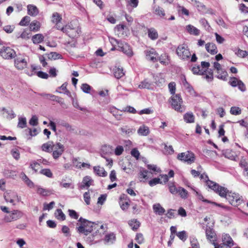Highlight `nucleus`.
Masks as SVG:
<instances>
[{
  "mask_svg": "<svg viewBox=\"0 0 248 248\" xmlns=\"http://www.w3.org/2000/svg\"><path fill=\"white\" fill-rule=\"evenodd\" d=\"M176 235L178 237V238L183 241H185L187 238V235L186 234V232H185V231H183L177 232L176 233Z\"/></svg>",
  "mask_w": 248,
  "mask_h": 248,
  "instance_id": "nucleus-51",
  "label": "nucleus"
},
{
  "mask_svg": "<svg viewBox=\"0 0 248 248\" xmlns=\"http://www.w3.org/2000/svg\"><path fill=\"white\" fill-rule=\"evenodd\" d=\"M116 238L114 233H111L105 235L104 241L107 244H113L115 241Z\"/></svg>",
  "mask_w": 248,
  "mask_h": 248,
  "instance_id": "nucleus-35",
  "label": "nucleus"
},
{
  "mask_svg": "<svg viewBox=\"0 0 248 248\" xmlns=\"http://www.w3.org/2000/svg\"><path fill=\"white\" fill-rule=\"evenodd\" d=\"M192 71L194 74L203 75L204 71L200 69L199 66H194L192 68Z\"/></svg>",
  "mask_w": 248,
  "mask_h": 248,
  "instance_id": "nucleus-56",
  "label": "nucleus"
},
{
  "mask_svg": "<svg viewBox=\"0 0 248 248\" xmlns=\"http://www.w3.org/2000/svg\"><path fill=\"white\" fill-rule=\"evenodd\" d=\"M206 236L213 244L214 242H216L217 240L216 234L213 230V226H207L205 229Z\"/></svg>",
  "mask_w": 248,
  "mask_h": 248,
  "instance_id": "nucleus-15",
  "label": "nucleus"
},
{
  "mask_svg": "<svg viewBox=\"0 0 248 248\" xmlns=\"http://www.w3.org/2000/svg\"><path fill=\"white\" fill-rule=\"evenodd\" d=\"M58 124L60 126L64 127L65 129L67 130V131H73L74 130V129L73 128L72 125H71L69 123L64 121H59L58 122Z\"/></svg>",
  "mask_w": 248,
  "mask_h": 248,
  "instance_id": "nucleus-39",
  "label": "nucleus"
},
{
  "mask_svg": "<svg viewBox=\"0 0 248 248\" xmlns=\"http://www.w3.org/2000/svg\"><path fill=\"white\" fill-rule=\"evenodd\" d=\"M184 121L186 123H193L195 121V117L192 112H187L183 116Z\"/></svg>",
  "mask_w": 248,
  "mask_h": 248,
  "instance_id": "nucleus-30",
  "label": "nucleus"
},
{
  "mask_svg": "<svg viewBox=\"0 0 248 248\" xmlns=\"http://www.w3.org/2000/svg\"><path fill=\"white\" fill-rule=\"evenodd\" d=\"M155 15L160 16L164 17L165 16V13L164 9L159 6H156L155 9Z\"/></svg>",
  "mask_w": 248,
  "mask_h": 248,
  "instance_id": "nucleus-45",
  "label": "nucleus"
},
{
  "mask_svg": "<svg viewBox=\"0 0 248 248\" xmlns=\"http://www.w3.org/2000/svg\"><path fill=\"white\" fill-rule=\"evenodd\" d=\"M28 8V14L31 16H36L38 13L39 11L35 6L33 5H29Z\"/></svg>",
  "mask_w": 248,
  "mask_h": 248,
  "instance_id": "nucleus-29",
  "label": "nucleus"
},
{
  "mask_svg": "<svg viewBox=\"0 0 248 248\" xmlns=\"http://www.w3.org/2000/svg\"><path fill=\"white\" fill-rule=\"evenodd\" d=\"M178 193L179 194L180 197L183 199H186L187 197V191L182 187H179Z\"/></svg>",
  "mask_w": 248,
  "mask_h": 248,
  "instance_id": "nucleus-52",
  "label": "nucleus"
},
{
  "mask_svg": "<svg viewBox=\"0 0 248 248\" xmlns=\"http://www.w3.org/2000/svg\"><path fill=\"white\" fill-rule=\"evenodd\" d=\"M81 89L84 93H89L91 91V87L88 84L84 83L81 85Z\"/></svg>",
  "mask_w": 248,
  "mask_h": 248,
  "instance_id": "nucleus-59",
  "label": "nucleus"
},
{
  "mask_svg": "<svg viewBox=\"0 0 248 248\" xmlns=\"http://www.w3.org/2000/svg\"><path fill=\"white\" fill-rule=\"evenodd\" d=\"M55 217L60 220H64L65 219V215L63 213L62 210L60 209H58L55 212Z\"/></svg>",
  "mask_w": 248,
  "mask_h": 248,
  "instance_id": "nucleus-38",
  "label": "nucleus"
},
{
  "mask_svg": "<svg viewBox=\"0 0 248 248\" xmlns=\"http://www.w3.org/2000/svg\"><path fill=\"white\" fill-rule=\"evenodd\" d=\"M22 216V213L18 210H14L4 217V220L6 222H11L16 220Z\"/></svg>",
  "mask_w": 248,
  "mask_h": 248,
  "instance_id": "nucleus-9",
  "label": "nucleus"
},
{
  "mask_svg": "<svg viewBox=\"0 0 248 248\" xmlns=\"http://www.w3.org/2000/svg\"><path fill=\"white\" fill-rule=\"evenodd\" d=\"M159 61L160 63L164 65H168L170 63V60L166 54L161 55L159 57Z\"/></svg>",
  "mask_w": 248,
  "mask_h": 248,
  "instance_id": "nucleus-41",
  "label": "nucleus"
},
{
  "mask_svg": "<svg viewBox=\"0 0 248 248\" xmlns=\"http://www.w3.org/2000/svg\"><path fill=\"white\" fill-rule=\"evenodd\" d=\"M205 48L207 51L211 54H216L218 51L216 45L213 43H207L205 45Z\"/></svg>",
  "mask_w": 248,
  "mask_h": 248,
  "instance_id": "nucleus-23",
  "label": "nucleus"
},
{
  "mask_svg": "<svg viewBox=\"0 0 248 248\" xmlns=\"http://www.w3.org/2000/svg\"><path fill=\"white\" fill-rule=\"evenodd\" d=\"M226 199L231 204L235 206L240 204L242 201V197L239 194L231 191L228 193Z\"/></svg>",
  "mask_w": 248,
  "mask_h": 248,
  "instance_id": "nucleus-6",
  "label": "nucleus"
},
{
  "mask_svg": "<svg viewBox=\"0 0 248 248\" xmlns=\"http://www.w3.org/2000/svg\"><path fill=\"white\" fill-rule=\"evenodd\" d=\"M121 201H120L119 204L121 209L123 210H125L127 209L129 206V203L128 201L122 200V196L120 198Z\"/></svg>",
  "mask_w": 248,
  "mask_h": 248,
  "instance_id": "nucleus-44",
  "label": "nucleus"
},
{
  "mask_svg": "<svg viewBox=\"0 0 248 248\" xmlns=\"http://www.w3.org/2000/svg\"><path fill=\"white\" fill-rule=\"evenodd\" d=\"M11 154L13 157L16 160L20 158V153L17 149L15 148L11 150Z\"/></svg>",
  "mask_w": 248,
  "mask_h": 248,
  "instance_id": "nucleus-53",
  "label": "nucleus"
},
{
  "mask_svg": "<svg viewBox=\"0 0 248 248\" xmlns=\"http://www.w3.org/2000/svg\"><path fill=\"white\" fill-rule=\"evenodd\" d=\"M154 212L158 215H162L165 212V209L159 203H155L153 206Z\"/></svg>",
  "mask_w": 248,
  "mask_h": 248,
  "instance_id": "nucleus-27",
  "label": "nucleus"
},
{
  "mask_svg": "<svg viewBox=\"0 0 248 248\" xmlns=\"http://www.w3.org/2000/svg\"><path fill=\"white\" fill-rule=\"evenodd\" d=\"M44 38V36L41 34H37L33 36L32 40L33 43L38 44L42 42Z\"/></svg>",
  "mask_w": 248,
  "mask_h": 248,
  "instance_id": "nucleus-40",
  "label": "nucleus"
},
{
  "mask_svg": "<svg viewBox=\"0 0 248 248\" xmlns=\"http://www.w3.org/2000/svg\"><path fill=\"white\" fill-rule=\"evenodd\" d=\"M61 30L73 39L78 37L81 31L77 21L70 22L64 27L62 28Z\"/></svg>",
  "mask_w": 248,
  "mask_h": 248,
  "instance_id": "nucleus-1",
  "label": "nucleus"
},
{
  "mask_svg": "<svg viewBox=\"0 0 248 248\" xmlns=\"http://www.w3.org/2000/svg\"><path fill=\"white\" fill-rule=\"evenodd\" d=\"M110 112L117 119H119L120 117L122 115V111L115 108H110Z\"/></svg>",
  "mask_w": 248,
  "mask_h": 248,
  "instance_id": "nucleus-48",
  "label": "nucleus"
},
{
  "mask_svg": "<svg viewBox=\"0 0 248 248\" xmlns=\"http://www.w3.org/2000/svg\"><path fill=\"white\" fill-rule=\"evenodd\" d=\"M40 24L37 21H32L30 25V28L31 31H37L40 28Z\"/></svg>",
  "mask_w": 248,
  "mask_h": 248,
  "instance_id": "nucleus-43",
  "label": "nucleus"
},
{
  "mask_svg": "<svg viewBox=\"0 0 248 248\" xmlns=\"http://www.w3.org/2000/svg\"><path fill=\"white\" fill-rule=\"evenodd\" d=\"M215 35L216 36V39L217 43L219 44H223L225 40V39L222 37L221 35L218 34L216 32L215 33Z\"/></svg>",
  "mask_w": 248,
  "mask_h": 248,
  "instance_id": "nucleus-64",
  "label": "nucleus"
},
{
  "mask_svg": "<svg viewBox=\"0 0 248 248\" xmlns=\"http://www.w3.org/2000/svg\"><path fill=\"white\" fill-rule=\"evenodd\" d=\"M225 156L231 160H236L237 157V154L236 152L230 149H227L223 152Z\"/></svg>",
  "mask_w": 248,
  "mask_h": 248,
  "instance_id": "nucleus-25",
  "label": "nucleus"
},
{
  "mask_svg": "<svg viewBox=\"0 0 248 248\" xmlns=\"http://www.w3.org/2000/svg\"><path fill=\"white\" fill-rule=\"evenodd\" d=\"M215 192L218 193L220 196L225 197L226 198L228 193H229L227 188L219 186H218V187Z\"/></svg>",
  "mask_w": 248,
  "mask_h": 248,
  "instance_id": "nucleus-36",
  "label": "nucleus"
},
{
  "mask_svg": "<svg viewBox=\"0 0 248 248\" xmlns=\"http://www.w3.org/2000/svg\"><path fill=\"white\" fill-rule=\"evenodd\" d=\"M169 188L170 192L172 194H175L178 193V189H177L173 183H170L169 184Z\"/></svg>",
  "mask_w": 248,
  "mask_h": 248,
  "instance_id": "nucleus-57",
  "label": "nucleus"
},
{
  "mask_svg": "<svg viewBox=\"0 0 248 248\" xmlns=\"http://www.w3.org/2000/svg\"><path fill=\"white\" fill-rule=\"evenodd\" d=\"M15 66L18 70H23L27 67L28 62L26 58L21 55L16 56L15 60Z\"/></svg>",
  "mask_w": 248,
  "mask_h": 248,
  "instance_id": "nucleus-10",
  "label": "nucleus"
},
{
  "mask_svg": "<svg viewBox=\"0 0 248 248\" xmlns=\"http://www.w3.org/2000/svg\"><path fill=\"white\" fill-rule=\"evenodd\" d=\"M62 20V16L57 12H54L52 14L51 16V21L55 24L56 27L58 30H61L62 28L59 25V23Z\"/></svg>",
  "mask_w": 248,
  "mask_h": 248,
  "instance_id": "nucleus-19",
  "label": "nucleus"
},
{
  "mask_svg": "<svg viewBox=\"0 0 248 248\" xmlns=\"http://www.w3.org/2000/svg\"><path fill=\"white\" fill-rule=\"evenodd\" d=\"M54 143L52 141H48L45 143H44L42 145V149L43 151L50 153L52 152L53 150V146L54 145Z\"/></svg>",
  "mask_w": 248,
  "mask_h": 248,
  "instance_id": "nucleus-28",
  "label": "nucleus"
},
{
  "mask_svg": "<svg viewBox=\"0 0 248 248\" xmlns=\"http://www.w3.org/2000/svg\"><path fill=\"white\" fill-rule=\"evenodd\" d=\"M94 172L98 176L105 177L107 176L108 173L103 167L100 166L93 167Z\"/></svg>",
  "mask_w": 248,
  "mask_h": 248,
  "instance_id": "nucleus-20",
  "label": "nucleus"
},
{
  "mask_svg": "<svg viewBox=\"0 0 248 248\" xmlns=\"http://www.w3.org/2000/svg\"><path fill=\"white\" fill-rule=\"evenodd\" d=\"M177 159L179 160L191 164L195 161L194 154L190 151L181 153L178 155Z\"/></svg>",
  "mask_w": 248,
  "mask_h": 248,
  "instance_id": "nucleus-7",
  "label": "nucleus"
},
{
  "mask_svg": "<svg viewBox=\"0 0 248 248\" xmlns=\"http://www.w3.org/2000/svg\"><path fill=\"white\" fill-rule=\"evenodd\" d=\"M40 167V164L36 162H33L30 164V167L35 172H37L39 170Z\"/></svg>",
  "mask_w": 248,
  "mask_h": 248,
  "instance_id": "nucleus-61",
  "label": "nucleus"
},
{
  "mask_svg": "<svg viewBox=\"0 0 248 248\" xmlns=\"http://www.w3.org/2000/svg\"><path fill=\"white\" fill-rule=\"evenodd\" d=\"M214 67L217 71V78L223 80L225 79L227 73L222 69L221 65L218 62H215L214 63Z\"/></svg>",
  "mask_w": 248,
  "mask_h": 248,
  "instance_id": "nucleus-18",
  "label": "nucleus"
},
{
  "mask_svg": "<svg viewBox=\"0 0 248 248\" xmlns=\"http://www.w3.org/2000/svg\"><path fill=\"white\" fill-rule=\"evenodd\" d=\"M170 103L172 108L176 111L181 112L183 111L184 108L182 106L183 100L179 94L172 95L171 97Z\"/></svg>",
  "mask_w": 248,
  "mask_h": 248,
  "instance_id": "nucleus-5",
  "label": "nucleus"
},
{
  "mask_svg": "<svg viewBox=\"0 0 248 248\" xmlns=\"http://www.w3.org/2000/svg\"><path fill=\"white\" fill-rule=\"evenodd\" d=\"M124 151V147L122 146H117L114 150L115 155H120Z\"/></svg>",
  "mask_w": 248,
  "mask_h": 248,
  "instance_id": "nucleus-60",
  "label": "nucleus"
},
{
  "mask_svg": "<svg viewBox=\"0 0 248 248\" xmlns=\"http://www.w3.org/2000/svg\"><path fill=\"white\" fill-rule=\"evenodd\" d=\"M162 184L163 182L161 180V179L159 178H155L149 182V185L151 186H153L157 184Z\"/></svg>",
  "mask_w": 248,
  "mask_h": 248,
  "instance_id": "nucleus-50",
  "label": "nucleus"
},
{
  "mask_svg": "<svg viewBox=\"0 0 248 248\" xmlns=\"http://www.w3.org/2000/svg\"><path fill=\"white\" fill-rule=\"evenodd\" d=\"M145 54L146 55V59L147 60L153 62H155L157 61L158 54L155 49L152 48L149 50H146L145 51Z\"/></svg>",
  "mask_w": 248,
  "mask_h": 248,
  "instance_id": "nucleus-17",
  "label": "nucleus"
},
{
  "mask_svg": "<svg viewBox=\"0 0 248 248\" xmlns=\"http://www.w3.org/2000/svg\"><path fill=\"white\" fill-rule=\"evenodd\" d=\"M117 50L123 52L128 57H132L134 54L129 45L125 42H120L118 46Z\"/></svg>",
  "mask_w": 248,
  "mask_h": 248,
  "instance_id": "nucleus-12",
  "label": "nucleus"
},
{
  "mask_svg": "<svg viewBox=\"0 0 248 248\" xmlns=\"http://www.w3.org/2000/svg\"><path fill=\"white\" fill-rule=\"evenodd\" d=\"M78 221L80 222V224L77 227L78 232L85 235H87L91 232L95 225L93 222L81 217L79 218Z\"/></svg>",
  "mask_w": 248,
  "mask_h": 248,
  "instance_id": "nucleus-2",
  "label": "nucleus"
},
{
  "mask_svg": "<svg viewBox=\"0 0 248 248\" xmlns=\"http://www.w3.org/2000/svg\"><path fill=\"white\" fill-rule=\"evenodd\" d=\"M64 151V147L60 142L54 144L53 146L52 156L54 159H57L63 154Z\"/></svg>",
  "mask_w": 248,
  "mask_h": 248,
  "instance_id": "nucleus-8",
  "label": "nucleus"
},
{
  "mask_svg": "<svg viewBox=\"0 0 248 248\" xmlns=\"http://www.w3.org/2000/svg\"><path fill=\"white\" fill-rule=\"evenodd\" d=\"M186 31L190 34L198 36L200 34V31L192 25H188L186 26Z\"/></svg>",
  "mask_w": 248,
  "mask_h": 248,
  "instance_id": "nucleus-24",
  "label": "nucleus"
},
{
  "mask_svg": "<svg viewBox=\"0 0 248 248\" xmlns=\"http://www.w3.org/2000/svg\"><path fill=\"white\" fill-rule=\"evenodd\" d=\"M230 113L233 115H240L241 113V109L238 107H232L230 109Z\"/></svg>",
  "mask_w": 248,
  "mask_h": 248,
  "instance_id": "nucleus-46",
  "label": "nucleus"
},
{
  "mask_svg": "<svg viewBox=\"0 0 248 248\" xmlns=\"http://www.w3.org/2000/svg\"><path fill=\"white\" fill-rule=\"evenodd\" d=\"M129 225L134 230H137L140 227V223L137 220L134 219L129 221Z\"/></svg>",
  "mask_w": 248,
  "mask_h": 248,
  "instance_id": "nucleus-42",
  "label": "nucleus"
},
{
  "mask_svg": "<svg viewBox=\"0 0 248 248\" xmlns=\"http://www.w3.org/2000/svg\"><path fill=\"white\" fill-rule=\"evenodd\" d=\"M93 181L91 178L89 176H85L83 178L82 184L81 185V188H83L85 187H89L92 185Z\"/></svg>",
  "mask_w": 248,
  "mask_h": 248,
  "instance_id": "nucleus-32",
  "label": "nucleus"
},
{
  "mask_svg": "<svg viewBox=\"0 0 248 248\" xmlns=\"http://www.w3.org/2000/svg\"><path fill=\"white\" fill-rule=\"evenodd\" d=\"M4 198L6 201L8 202L12 203L13 205H15V202L17 200L18 197L16 194L12 191L6 192L4 194Z\"/></svg>",
  "mask_w": 248,
  "mask_h": 248,
  "instance_id": "nucleus-16",
  "label": "nucleus"
},
{
  "mask_svg": "<svg viewBox=\"0 0 248 248\" xmlns=\"http://www.w3.org/2000/svg\"><path fill=\"white\" fill-rule=\"evenodd\" d=\"M120 130L123 135L127 136L132 135L135 131L134 128H131L127 125L122 127Z\"/></svg>",
  "mask_w": 248,
  "mask_h": 248,
  "instance_id": "nucleus-22",
  "label": "nucleus"
},
{
  "mask_svg": "<svg viewBox=\"0 0 248 248\" xmlns=\"http://www.w3.org/2000/svg\"><path fill=\"white\" fill-rule=\"evenodd\" d=\"M30 21V18L28 16L24 17L19 23L21 26H26Z\"/></svg>",
  "mask_w": 248,
  "mask_h": 248,
  "instance_id": "nucleus-63",
  "label": "nucleus"
},
{
  "mask_svg": "<svg viewBox=\"0 0 248 248\" xmlns=\"http://www.w3.org/2000/svg\"><path fill=\"white\" fill-rule=\"evenodd\" d=\"M148 36L152 40H155L158 37L157 31L154 28H150L148 30Z\"/></svg>",
  "mask_w": 248,
  "mask_h": 248,
  "instance_id": "nucleus-31",
  "label": "nucleus"
},
{
  "mask_svg": "<svg viewBox=\"0 0 248 248\" xmlns=\"http://www.w3.org/2000/svg\"><path fill=\"white\" fill-rule=\"evenodd\" d=\"M168 87L169 89L170 92L171 94L175 95V92L176 91V84L174 82H170L169 84Z\"/></svg>",
  "mask_w": 248,
  "mask_h": 248,
  "instance_id": "nucleus-58",
  "label": "nucleus"
},
{
  "mask_svg": "<svg viewBox=\"0 0 248 248\" xmlns=\"http://www.w3.org/2000/svg\"><path fill=\"white\" fill-rule=\"evenodd\" d=\"M27 125V121L25 118H19L17 126L21 128H25Z\"/></svg>",
  "mask_w": 248,
  "mask_h": 248,
  "instance_id": "nucleus-49",
  "label": "nucleus"
},
{
  "mask_svg": "<svg viewBox=\"0 0 248 248\" xmlns=\"http://www.w3.org/2000/svg\"><path fill=\"white\" fill-rule=\"evenodd\" d=\"M115 29V32L119 37L127 36L130 34L128 28L124 25H118Z\"/></svg>",
  "mask_w": 248,
  "mask_h": 248,
  "instance_id": "nucleus-13",
  "label": "nucleus"
},
{
  "mask_svg": "<svg viewBox=\"0 0 248 248\" xmlns=\"http://www.w3.org/2000/svg\"><path fill=\"white\" fill-rule=\"evenodd\" d=\"M151 86V83L148 81L147 80H144L142 82H141L139 85V87L140 88H146L149 89Z\"/></svg>",
  "mask_w": 248,
  "mask_h": 248,
  "instance_id": "nucleus-55",
  "label": "nucleus"
},
{
  "mask_svg": "<svg viewBox=\"0 0 248 248\" xmlns=\"http://www.w3.org/2000/svg\"><path fill=\"white\" fill-rule=\"evenodd\" d=\"M36 191L38 194L43 196H46L49 195V191L46 189L44 188L41 186H36Z\"/></svg>",
  "mask_w": 248,
  "mask_h": 248,
  "instance_id": "nucleus-34",
  "label": "nucleus"
},
{
  "mask_svg": "<svg viewBox=\"0 0 248 248\" xmlns=\"http://www.w3.org/2000/svg\"><path fill=\"white\" fill-rule=\"evenodd\" d=\"M221 244H218L216 242H214L213 245L215 247V245L216 246H218L220 248H230L231 247L234 245V242L230 236V235L228 233H223L221 236Z\"/></svg>",
  "mask_w": 248,
  "mask_h": 248,
  "instance_id": "nucleus-3",
  "label": "nucleus"
},
{
  "mask_svg": "<svg viewBox=\"0 0 248 248\" xmlns=\"http://www.w3.org/2000/svg\"><path fill=\"white\" fill-rule=\"evenodd\" d=\"M183 85L187 91L192 95L195 96L196 93L193 90V88L190 85V84L186 81L185 78L183 81Z\"/></svg>",
  "mask_w": 248,
  "mask_h": 248,
  "instance_id": "nucleus-37",
  "label": "nucleus"
},
{
  "mask_svg": "<svg viewBox=\"0 0 248 248\" xmlns=\"http://www.w3.org/2000/svg\"><path fill=\"white\" fill-rule=\"evenodd\" d=\"M55 202H51L49 203H45L44 204L43 209L44 210H51L53 208Z\"/></svg>",
  "mask_w": 248,
  "mask_h": 248,
  "instance_id": "nucleus-62",
  "label": "nucleus"
},
{
  "mask_svg": "<svg viewBox=\"0 0 248 248\" xmlns=\"http://www.w3.org/2000/svg\"><path fill=\"white\" fill-rule=\"evenodd\" d=\"M137 133L140 136H147L150 133L149 128L147 126L143 124L139 127Z\"/></svg>",
  "mask_w": 248,
  "mask_h": 248,
  "instance_id": "nucleus-26",
  "label": "nucleus"
},
{
  "mask_svg": "<svg viewBox=\"0 0 248 248\" xmlns=\"http://www.w3.org/2000/svg\"><path fill=\"white\" fill-rule=\"evenodd\" d=\"M206 185L211 189H213L215 191H216L217 188L218 187V185L214 182L208 180L206 181Z\"/></svg>",
  "mask_w": 248,
  "mask_h": 248,
  "instance_id": "nucleus-47",
  "label": "nucleus"
},
{
  "mask_svg": "<svg viewBox=\"0 0 248 248\" xmlns=\"http://www.w3.org/2000/svg\"><path fill=\"white\" fill-rule=\"evenodd\" d=\"M0 56L5 59H10L15 57L16 52L13 49L9 47H4L0 51Z\"/></svg>",
  "mask_w": 248,
  "mask_h": 248,
  "instance_id": "nucleus-11",
  "label": "nucleus"
},
{
  "mask_svg": "<svg viewBox=\"0 0 248 248\" xmlns=\"http://www.w3.org/2000/svg\"><path fill=\"white\" fill-rule=\"evenodd\" d=\"M113 71L115 77L118 79L120 78L124 75V70L121 66L115 67Z\"/></svg>",
  "mask_w": 248,
  "mask_h": 248,
  "instance_id": "nucleus-33",
  "label": "nucleus"
},
{
  "mask_svg": "<svg viewBox=\"0 0 248 248\" xmlns=\"http://www.w3.org/2000/svg\"><path fill=\"white\" fill-rule=\"evenodd\" d=\"M40 173L44 175L48 178H51L53 176V174L51 171L49 169H42V170H41Z\"/></svg>",
  "mask_w": 248,
  "mask_h": 248,
  "instance_id": "nucleus-54",
  "label": "nucleus"
},
{
  "mask_svg": "<svg viewBox=\"0 0 248 248\" xmlns=\"http://www.w3.org/2000/svg\"><path fill=\"white\" fill-rule=\"evenodd\" d=\"M1 114L4 117L8 119H12L15 116V113L12 110L5 108H2Z\"/></svg>",
  "mask_w": 248,
  "mask_h": 248,
  "instance_id": "nucleus-21",
  "label": "nucleus"
},
{
  "mask_svg": "<svg viewBox=\"0 0 248 248\" xmlns=\"http://www.w3.org/2000/svg\"><path fill=\"white\" fill-rule=\"evenodd\" d=\"M229 83L232 87L237 86L242 92H244L246 90V87L244 83L235 77L230 78Z\"/></svg>",
  "mask_w": 248,
  "mask_h": 248,
  "instance_id": "nucleus-14",
  "label": "nucleus"
},
{
  "mask_svg": "<svg viewBox=\"0 0 248 248\" xmlns=\"http://www.w3.org/2000/svg\"><path fill=\"white\" fill-rule=\"evenodd\" d=\"M176 53L180 59L183 60H188L191 56V53L187 46L185 44L180 45L177 47Z\"/></svg>",
  "mask_w": 248,
  "mask_h": 248,
  "instance_id": "nucleus-4",
  "label": "nucleus"
}]
</instances>
